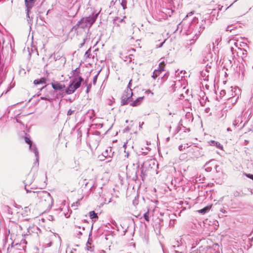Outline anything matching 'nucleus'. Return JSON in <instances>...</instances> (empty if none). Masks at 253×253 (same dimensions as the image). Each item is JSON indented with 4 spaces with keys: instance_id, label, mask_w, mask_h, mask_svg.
I'll list each match as a JSON object with an SVG mask.
<instances>
[{
    "instance_id": "nucleus-15",
    "label": "nucleus",
    "mask_w": 253,
    "mask_h": 253,
    "mask_svg": "<svg viewBox=\"0 0 253 253\" xmlns=\"http://www.w3.org/2000/svg\"><path fill=\"white\" fill-rule=\"evenodd\" d=\"M144 219L148 222L150 221L149 219V211H148L146 212L144 214Z\"/></svg>"
},
{
    "instance_id": "nucleus-5",
    "label": "nucleus",
    "mask_w": 253,
    "mask_h": 253,
    "mask_svg": "<svg viewBox=\"0 0 253 253\" xmlns=\"http://www.w3.org/2000/svg\"><path fill=\"white\" fill-rule=\"evenodd\" d=\"M143 99H144V96L139 97L137 98L135 100H134L133 101H131L130 103V105L131 106H133V107L138 106L141 104Z\"/></svg>"
},
{
    "instance_id": "nucleus-7",
    "label": "nucleus",
    "mask_w": 253,
    "mask_h": 253,
    "mask_svg": "<svg viewBox=\"0 0 253 253\" xmlns=\"http://www.w3.org/2000/svg\"><path fill=\"white\" fill-rule=\"evenodd\" d=\"M126 80L127 90L129 91V93H128V96L127 97L128 99H129V97H131L132 95L131 90L129 88V85L132 82V79L128 77L127 79H126Z\"/></svg>"
},
{
    "instance_id": "nucleus-23",
    "label": "nucleus",
    "mask_w": 253,
    "mask_h": 253,
    "mask_svg": "<svg viewBox=\"0 0 253 253\" xmlns=\"http://www.w3.org/2000/svg\"><path fill=\"white\" fill-rule=\"evenodd\" d=\"M73 113V111L70 110L68 112V115H71Z\"/></svg>"
},
{
    "instance_id": "nucleus-24",
    "label": "nucleus",
    "mask_w": 253,
    "mask_h": 253,
    "mask_svg": "<svg viewBox=\"0 0 253 253\" xmlns=\"http://www.w3.org/2000/svg\"><path fill=\"white\" fill-rule=\"evenodd\" d=\"M76 227L79 228V229H80L81 228V226L80 225H79V226H76Z\"/></svg>"
},
{
    "instance_id": "nucleus-25",
    "label": "nucleus",
    "mask_w": 253,
    "mask_h": 253,
    "mask_svg": "<svg viewBox=\"0 0 253 253\" xmlns=\"http://www.w3.org/2000/svg\"><path fill=\"white\" fill-rule=\"evenodd\" d=\"M97 76H96L94 79V83H95L96 80Z\"/></svg>"
},
{
    "instance_id": "nucleus-6",
    "label": "nucleus",
    "mask_w": 253,
    "mask_h": 253,
    "mask_svg": "<svg viewBox=\"0 0 253 253\" xmlns=\"http://www.w3.org/2000/svg\"><path fill=\"white\" fill-rule=\"evenodd\" d=\"M51 85L55 90H61L65 87V84L58 82L52 83Z\"/></svg>"
},
{
    "instance_id": "nucleus-18",
    "label": "nucleus",
    "mask_w": 253,
    "mask_h": 253,
    "mask_svg": "<svg viewBox=\"0 0 253 253\" xmlns=\"http://www.w3.org/2000/svg\"><path fill=\"white\" fill-rule=\"evenodd\" d=\"M245 175L247 177L250 178L253 180V174H249V173H246Z\"/></svg>"
},
{
    "instance_id": "nucleus-26",
    "label": "nucleus",
    "mask_w": 253,
    "mask_h": 253,
    "mask_svg": "<svg viewBox=\"0 0 253 253\" xmlns=\"http://www.w3.org/2000/svg\"><path fill=\"white\" fill-rule=\"evenodd\" d=\"M132 50L135 51V49L134 48H132Z\"/></svg>"
},
{
    "instance_id": "nucleus-11",
    "label": "nucleus",
    "mask_w": 253,
    "mask_h": 253,
    "mask_svg": "<svg viewBox=\"0 0 253 253\" xmlns=\"http://www.w3.org/2000/svg\"><path fill=\"white\" fill-rule=\"evenodd\" d=\"M162 72L158 69H155L153 72V74L152 76V78L154 79H156L158 77H159Z\"/></svg>"
},
{
    "instance_id": "nucleus-1",
    "label": "nucleus",
    "mask_w": 253,
    "mask_h": 253,
    "mask_svg": "<svg viewBox=\"0 0 253 253\" xmlns=\"http://www.w3.org/2000/svg\"><path fill=\"white\" fill-rule=\"evenodd\" d=\"M39 203L44 207L49 208L52 206V199L50 194L46 191H44Z\"/></svg>"
},
{
    "instance_id": "nucleus-16",
    "label": "nucleus",
    "mask_w": 253,
    "mask_h": 253,
    "mask_svg": "<svg viewBox=\"0 0 253 253\" xmlns=\"http://www.w3.org/2000/svg\"><path fill=\"white\" fill-rule=\"evenodd\" d=\"M240 51L242 52V58L245 57L246 56L247 51L246 50L244 49L240 48Z\"/></svg>"
},
{
    "instance_id": "nucleus-27",
    "label": "nucleus",
    "mask_w": 253,
    "mask_h": 253,
    "mask_svg": "<svg viewBox=\"0 0 253 253\" xmlns=\"http://www.w3.org/2000/svg\"><path fill=\"white\" fill-rule=\"evenodd\" d=\"M79 233L82 234L81 232L80 231H79Z\"/></svg>"
},
{
    "instance_id": "nucleus-10",
    "label": "nucleus",
    "mask_w": 253,
    "mask_h": 253,
    "mask_svg": "<svg viewBox=\"0 0 253 253\" xmlns=\"http://www.w3.org/2000/svg\"><path fill=\"white\" fill-rule=\"evenodd\" d=\"M34 1L35 0H25V3L28 11L33 7Z\"/></svg>"
},
{
    "instance_id": "nucleus-9",
    "label": "nucleus",
    "mask_w": 253,
    "mask_h": 253,
    "mask_svg": "<svg viewBox=\"0 0 253 253\" xmlns=\"http://www.w3.org/2000/svg\"><path fill=\"white\" fill-rule=\"evenodd\" d=\"M46 79L45 78H42L40 79H37L34 80V84L35 85L40 84H44L46 83Z\"/></svg>"
},
{
    "instance_id": "nucleus-4",
    "label": "nucleus",
    "mask_w": 253,
    "mask_h": 253,
    "mask_svg": "<svg viewBox=\"0 0 253 253\" xmlns=\"http://www.w3.org/2000/svg\"><path fill=\"white\" fill-rule=\"evenodd\" d=\"M95 19L93 17H86L85 18H83L79 23H85V26H91L92 24L94 22Z\"/></svg>"
},
{
    "instance_id": "nucleus-22",
    "label": "nucleus",
    "mask_w": 253,
    "mask_h": 253,
    "mask_svg": "<svg viewBox=\"0 0 253 253\" xmlns=\"http://www.w3.org/2000/svg\"><path fill=\"white\" fill-rule=\"evenodd\" d=\"M227 97L229 98H232L233 97H234V95L233 94H231V95H227Z\"/></svg>"
},
{
    "instance_id": "nucleus-13",
    "label": "nucleus",
    "mask_w": 253,
    "mask_h": 253,
    "mask_svg": "<svg viewBox=\"0 0 253 253\" xmlns=\"http://www.w3.org/2000/svg\"><path fill=\"white\" fill-rule=\"evenodd\" d=\"M89 217L91 219L97 218L98 216L96 213L94 211H91L89 213Z\"/></svg>"
},
{
    "instance_id": "nucleus-12",
    "label": "nucleus",
    "mask_w": 253,
    "mask_h": 253,
    "mask_svg": "<svg viewBox=\"0 0 253 253\" xmlns=\"http://www.w3.org/2000/svg\"><path fill=\"white\" fill-rule=\"evenodd\" d=\"M211 209V207L207 206L203 209L198 210L197 211L199 213H202V214H205L208 211H209Z\"/></svg>"
},
{
    "instance_id": "nucleus-14",
    "label": "nucleus",
    "mask_w": 253,
    "mask_h": 253,
    "mask_svg": "<svg viewBox=\"0 0 253 253\" xmlns=\"http://www.w3.org/2000/svg\"><path fill=\"white\" fill-rule=\"evenodd\" d=\"M24 139H25V142L29 145V148H31V147L32 146V141L29 138H28L27 137H25Z\"/></svg>"
},
{
    "instance_id": "nucleus-2",
    "label": "nucleus",
    "mask_w": 253,
    "mask_h": 253,
    "mask_svg": "<svg viewBox=\"0 0 253 253\" xmlns=\"http://www.w3.org/2000/svg\"><path fill=\"white\" fill-rule=\"evenodd\" d=\"M82 81L83 79L81 77H80L78 79H75L73 83L66 89V93L70 94L73 93L76 89L80 86Z\"/></svg>"
},
{
    "instance_id": "nucleus-17",
    "label": "nucleus",
    "mask_w": 253,
    "mask_h": 253,
    "mask_svg": "<svg viewBox=\"0 0 253 253\" xmlns=\"http://www.w3.org/2000/svg\"><path fill=\"white\" fill-rule=\"evenodd\" d=\"M90 49H88L85 53V56H86V58H89V55H90Z\"/></svg>"
},
{
    "instance_id": "nucleus-8",
    "label": "nucleus",
    "mask_w": 253,
    "mask_h": 253,
    "mask_svg": "<svg viewBox=\"0 0 253 253\" xmlns=\"http://www.w3.org/2000/svg\"><path fill=\"white\" fill-rule=\"evenodd\" d=\"M166 62L164 60H163V59H161V61L159 63V66L157 69L158 70L161 71L162 72L164 71L165 67H166Z\"/></svg>"
},
{
    "instance_id": "nucleus-21",
    "label": "nucleus",
    "mask_w": 253,
    "mask_h": 253,
    "mask_svg": "<svg viewBox=\"0 0 253 253\" xmlns=\"http://www.w3.org/2000/svg\"><path fill=\"white\" fill-rule=\"evenodd\" d=\"M216 146H217V147H218V148H222V146H220V143L216 142Z\"/></svg>"
},
{
    "instance_id": "nucleus-20",
    "label": "nucleus",
    "mask_w": 253,
    "mask_h": 253,
    "mask_svg": "<svg viewBox=\"0 0 253 253\" xmlns=\"http://www.w3.org/2000/svg\"><path fill=\"white\" fill-rule=\"evenodd\" d=\"M86 248H87V250L88 251H93V250L92 249L91 247H90V246H88L87 245V246H86Z\"/></svg>"
},
{
    "instance_id": "nucleus-3",
    "label": "nucleus",
    "mask_w": 253,
    "mask_h": 253,
    "mask_svg": "<svg viewBox=\"0 0 253 253\" xmlns=\"http://www.w3.org/2000/svg\"><path fill=\"white\" fill-rule=\"evenodd\" d=\"M28 184L27 182L25 183V188L28 192H30V198L32 199L39 202L40 199H41L43 192L44 191H29L27 188Z\"/></svg>"
},
{
    "instance_id": "nucleus-19",
    "label": "nucleus",
    "mask_w": 253,
    "mask_h": 253,
    "mask_svg": "<svg viewBox=\"0 0 253 253\" xmlns=\"http://www.w3.org/2000/svg\"><path fill=\"white\" fill-rule=\"evenodd\" d=\"M220 94L221 95L225 96L226 95V91L225 90H221Z\"/></svg>"
}]
</instances>
